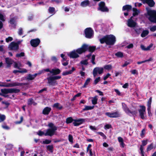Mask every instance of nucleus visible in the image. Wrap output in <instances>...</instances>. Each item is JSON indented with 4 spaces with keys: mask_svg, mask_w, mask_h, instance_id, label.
<instances>
[{
    "mask_svg": "<svg viewBox=\"0 0 156 156\" xmlns=\"http://www.w3.org/2000/svg\"><path fill=\"white\" fill-rule=\"evenodd\" d=\"M2 127L3 128L6 130H8L10 129L9 127L6 125H2Z\"/></svg>",
    "mask_w": 156,
    "mask_h": 156,
    "instance_id": "obj_59",
    "label": "nucleus"
},
{
    "mask_svg": "<svg viewBox=\"0 0 156 156\" xmlns=\"http://www.w3.org/2000/svg\"><path fill=\"white\" fill-rule=\"evenodd\" d=\"M34 102L33 99L32 98H30L28 100L27 104L28 105H31Z\"/></svg>",
    "mask_w": 156,
    "mask_h": 156,
    "instance_id": "obj_42",
    "label": "nucleus"
},
{
    "mask_svg": "<svg viewBox=\"0 0 156 156\" xmlns=\"http://www.w3.org/2000/svg\"><path fill=\"white\" fill-rule=\"evenodd\" d=\"M14 63V67L15 68L17 69H21L20 67V66H21V64L20 63V66H18V64L16 62H13Z\"/></svg>",
    "mask_w": 156,
    "mask_h": 156,
    "instance_id": "obj_40",
    "label": "nucleus"
},
{
    "mask_svg": "<svg viewBox=\"0 0 156 156\" xmlns=\"http://www.w3.org/2000/svg\"><path fill=\"white\" fill-rule=\"evenodd\" d=\"M153 44L152 43L147 48H145L144 45L141 44L140 45L141 49L144 51H148L150 50V48L153 46Z\"/></svg>",
    "mask_w": 156,
    "mask_h": 156,
    "instance_id": "obj_22",
    "label": "nucleus"
},
{
    "mask_svg": "<svg viewBox=\"0 0 156 156\" xmlns=\"http://www.w3.org/2000/svg\"><path fill=\"white\" fill-rule=\"evenodd\" d=\"M37 134L39 136H42L44 135L45 136H49V128L47 129L46 132L45 133H44V132L39 130Z\"/></svg>",
    "mask_w": 156,
    "mask_h": 156,
    "instance_id": "obj_24",
    "label": "nucleus"
},
{
    "mask_svg": "<svg viewBox=\"0 0 156 156\" xmlns=\"http://www.w3.org/2000/svg\"><path fill=\"white\" fill-rule=\"evenodd\" d=\"M42 113L44 115H48L49 114V107H47L43 109Z\"/></svg>",
    "mask_w": 156,
    "mask_h": 156,
    "instance_id": "obj_35",
    "label": "nucleus"
},
{
    "mask_svg": "<svg viewBox=\"0 0 156 156\" xmlns=\"http://www.w3.org/2000/svg\"><path fill=\"white\" fill-rule=\"evenodd\" d=\"M2 103L3 104H5L6 106V108H7L10 105V103L8 102H5L4 101H2Z\"/></svg>",
    "mask_w": 156,
    "mask_h": 156,
    "instance_id": "obj_56",
    "label": "nucleus"
},
{
    "mask_svg": "<svg viewBox=\"0 0 156 156\" xmlns=\"http://www.w3.org/2000/svg\"><path fill=\"white\" fill-rule=\"evenodd\" d=\"M89 2L88 0H85L81 3V5L83 7H85L89 5Z\"/></svg>",
    "mask_w": 156,
    "mask_h": 156,
    "instance_id": "obj_27",
    "label": "nucleus"
},
{
    "mask_svg": "<svg viewBox=\"0 0 156 156\" xmlns=\"http://www.w3.org/2000/svg\"><path fill=\"white\" fill-rule=\"evenodd\" d=\"M147 16L148 20L151 22L156 23V11L147 9Z\"/></svg>",
    "mask_w": 156,
    "mask_h": 156,
    "instance_id": "obj_3",
    "label": "nucleus"
},
{
    "mask_svg": "<svg viewBox=\"0 0 156 156\" xmlns=\"http://www.w3.org/2000/svg\"><path fill=\"white\" fill-rule=\"evenodd\" d=\"M94 106H85V108H84L83 110V111H86V110H89L92 109L94 108Z\"/></svg>",
    "mask_w": 156,
    "mask_h": 156,
    "instance_id": "obj_36",
    "label": "nucleus"
},
{
    "mask_svg": "<svg viewBox=\"0 0 156 156\" xmlns=\"http://www.w3.org/2000/svg\"><path fill=\"white\" fill-rule=\"evenodd\" d=\"M85 121V120L83 119H74L73 123L75 126H78L81 125Z\"/></svg>",
    "mask_w": 156,
    "mask_h": 156,
    "instance_id": "obj_16",
    "label": "nucleus"
},
{
    "mask_svg": "<svg viewBox=\"0 0 156 156\" xmlns=\"http://www.w3.org/2000/svg\"><path fill=\"white\" fill-rule=\"evenodd\" d=\"M95 59V56L94 55H93L92 56L91 59V62L92 63V64L94 65L95 64V63L94 62V60Z\"/></svg>",
    "mask_w": 156,
    "mask_h": 156,
    "instance_id": "obj_52",
    "label": "nucleus"
},
{
    "mask_svg": "<svg viewBox=\"0 0 156 156\" xmlns=\"http://www.w3.org/2000/svg\"><path fill=\"white\" fill-rule=\"evenodd\" d=\"M152 58H150L149 59H148L147 60H145L144 61H141V62H137V63L138 64H141L143 63H144V62H147L151 61H152Z\"/></svg>",
    "mask_w": 156,
    "mask_h": 156,
    "instance_id": "obj_38",
    "label": "nucleus"
},
{
    "mask_svg": "<svg viewBox=\"0 0 156 156\" xmlns=\"http://www.w3.org/2000/svg\"><path fill=\"white\" fill-rule=\"evenodd\" d=\"M40 42V39L38 38H37L31 40L30 41V44L32 47H36L38 46Z\"/></svg>",
    "mask_w": 156,
    "mask_h": 156,
    "instance_id": "obj_10",
    "label": "nucleus"
},
{
    "mask_svg": "<svg viewBox=\"0 0 156 156\" xmlns=\"http://www.w3.org/2000/svg\"><path fill=\"white\" fill-rule=\"evenodd\" d=\"M132 8V7L131 5H126L122 7L123 10H127V11H129L130 10H131Z\"/></svg>",
    "mask_w": 156,
    "mask_h": 156,
    "instance_id": "obj_28",
    "label": "nucleus"
},
{
    "mask_svg": "<svg viewBox=\"0 0 156 156\" xmlns=\"http://www.w3.org/2000/svg\"><path fill=\"white\" fill-rule=\"evenodd\" d=\"M28 85V83H22L17 82L12 83V87L17 86H20L21 87L22 89L24 88V85Z\"/></svg>",
    "mask_w": 156,
    "mask_h": 156,
    "instance_id": "obj_18",
    "label": "nucleus"
},
{
    "mask_svg": "<svg viewBox=\"0 0 156 156\" xmlns=\"http://www.w3.org/2000/svg\"><path fill=\"white\" fill-rule=\"evenodd\" d=\"M141 109L139 110V112L140 118L142 119H146V107L143 105L140 106Z\"/></svg>",
    "mask_w": 156,
    "mask_h": 156,
    "instance_id": "obj_5",
    "label": "nucleus"
},
{
    "mask_svg": "<svg viewBox=\"0 0 156 156\" xmlns=\"http://www.w3.org/2000/svg\"><path fill=\"white\" fill-rule=\"evenodd\" d=\"M99 7L98 8V10H100L102 12H108V9L105 6V3L104 2H101L99 4Z\"/></svg>",
    "mask_w": 156,
    "mask_h": 156,
    "instance_id": "obj_9",
    "label": "nucleus"
},
{
    "mask_svg": "<svg viewBox=\"0 0 156 156\" xmlns=\"http://www.w3.org/2000/svg\"><path fill=\"white\" fill-rule=\"evenodd\" d=\"M23 29L21 28H20L19 29V31H18V34L20 35H21L23 34Z\"/></svg>",
    "mask_w": 156,
    "mask_h": 156,
    "instance_id": "obj_57",
    "label": "nucleus"
},
{
    "mask_svg": "<svg viewBox=\"0 0 156 156\" xmlns=\"http://www.w3.org/2000/svg\"><path fill=\"white\" fill-rule=\"evenodd\" d=\"M49 152L52 153L53 152V146L52 145H49Z\"/></svg>",
    "mask_w": 156,
    "mask_h": 156,
    "instance_id": "obj_62",
    "label": "nucleus"
},
{
    "mask_svg": "<svg viewBox=\"0 0 156 156\" xmlns=\"http://www.w3.org/2000/svg\"><path fill=\"white\" fill-rule=\"evenodd\" d=\"M12 40L13 38L11 37H9L5 39L6 42L8 43L12 41Z\"/></svg>",
    "mask_w": 156,
    "mask_h": 156,
    "instance_id": "obj_49",
    "label": "nucleus"
},
{
    "mask_svg": "<svg viewBox=\"0 0 156 156\" xmlns=\"http://www.w3.org/2000/svg\"><path fill=\"white\" fill-rule=\"evenodd\" d=\"M134 29L136 33L138 35L143 30L142 28L139 27H135L134 28Z\"/></svg>",
    "mask_w": 156,
    "mask_h": 156,
    "instance_id": "obj_29",
    "label": "nucleus"
},
{
    "mask_svg": "<svg viewBox=\"0 0 156 156\" xmlns=\"http://www.w3.org/2000/svg\"><path fill=\"white\" fill-rule=\"evenodd\" d=\"M55 13V9L54 7H49V14L50 13L51 15L49 16V17L52 16Z\"/></svg>",
    "mask_w": 156,
    "mask_h": 156,
    "instance_id": "obj_32",
    "label": "nucleus"
},
{
    "mask_svg": "<svg viewBox=\"0 0 156 156\" xmlns=\"http://www.w3.org/2000/svg\"><path fill=\"white\" fill-rule=\"evenodd\" d=\"M42 72H40L38 73H36L32 75L31 74H29L27 75L26 79L28 80H34L35 78L38 74H41Z\"/></svg>",
    "mask_w": 156,
    "mask_h": 156,
    "instance_id": "obj_17",
    "label": "nucleus"
},
{
    "mask_svg": "<svg viewBox=\"0 0 156 156\" xmlns=\"http://www.w3.org/2000/svg\"><path fill=\"white\" fill-rule=\"evenodd\" d=\"M153 148V144L152 143H151L150 145L148 146V147L147 149V151H149L151 150Z\"/></svg>",
    "mask_w": 156,
    "mask_h": 156,
    "instance_id": "obj_44",
    "label": "nucleus"
},
{
    "mask_svg": "<svg viewBox=\"0 0 156 156\" xmlns=\"http://www.w3.org/2000/svg\"><path fill=\"white\" fill-rule=\"evenodd\" d=\"M100 80V77H98L95 80H94V83L95 84H97L98 82Z\"/></svg>",
    "mask_w": 156,
    "mask_h": 156,
    "instance_id": "obj_55",
    "label": "nucleus"
},
{
    "mask_svg": "<svg viewBox=\"0 0 156 156\" xmlns=\"http://www.w3.org/2000/svg\"><path fill=\"white\" fill-rule=\"evenodd\" d=\"M61 72V70L58 69H52L49 70V73L52 74L53 75H57L59 74Z\"/></svg>",
    "mask_w": 156,
    "mask_h": 156,
    "instance_id": "obj_21",
    "label": "nucleus"
},
{
    "mask_svg": "<svg viewBox=\"0 0 156 156\" xmlns=\"http://www.w3.org/2000/svg\"><path fill=\"white\" fill-rule=\"evenodd\" d=\"M150 30L152 32H154L156 30V26L152 27L151 28Z\"/></svg>",
    "mask_w": 156,
    "mask_h": 156,
    "instance_id": "obj_64",
    "label": "nucleus"
},
{
    "mask_svg": "<svg viewBox=\"0 0 156 156\" xmlns=\"http://www.w3.org/2000/svg\"><path fill=\"white\" fill-rule=\"evenodd\" d=\"M74 120L71 117L67 118L66 119V123L67 124L71 123Z\"/></svg>",
    "mask_w": 156,
    "mask_h": 156,
    "instance_id": "obj_37",
    "label": "nucleus"
},
{
    "mask_svg": "<svg viewBox=\"0 0 156 156\" xmlns=\"http://www.w3.org/2000/svg\"><path fill=\"white\" fill-rule=\"evenodd\" d=\"M133 16H136L138 15L140 12L136 8H133Z\"/></svg>",
    "mask_w": 156,
    "mask_h": 156,
    "instance_id": "obj_33",
    "label": "nucleus"
},
{
    "mask_svg": "<svg viewBox=\"0 0 156 156\" xmlns=\"http://www.w3.org/2000/svg\"><path fill=\"white\" fill-rule=\"evenodd\" d=\"M97 133L102 136L104 139H106V136L103 133L101 132H98Z\"/></svg>",
    "mask_w": 156,
    "mask_h": 156,
    "instance_id": "obj_51",
    "label": "nucleus"
},
{
    "mask_svg": "<svg viewBox=\"0 0 156 156\" xmlns=\"http://www.w3.org/2000/svg\"><path fill=\"white\" fill-rule=\"evenodd\" d=\"M133 44H129V45H127V46H126V48H127L128 49H130V48H133Z\"/></svg>",
    "mask_w": 156,
    "mask_h": 156,
    "instance_id": "obj_61",
    "label": "nucleus"
},
{
    "mask_svg": "<svg viewBox=\"0 0 156 156\" xmlns=\"http://www.w3.org/2000/svg\"><path fill=\"white\" fill-rule=\"evenodd\" d=\"M103 68H100L97 67L95 68L93 71V74L94 76L95 77L98 73L99 74H101L103 72Z\"/></svg>",
    "mask_w": 156,
    "mask_h": 156,
    "instance_id": "obj_13",
    "label": "nucleus"
},
{
    "mask_svg": "<svg viewBox=\"0 0 156 156\" xmlns=\"http://www.w3.org/2000/svg\"><path fill=\"white\" fill-rule=\"evenodd\" d=\"M9 47L11 50L17 51L19 49V46H17L15 43V42L14 41L10 43Z\"/></svg>",
    "mask_w": 156,
    "mask_h": 156,
    "instance_id": "obj_15",
    "label": "nucleus"
},
{
    "mask_svg": "<svg viewBox=\"0 0 156 156\" xmlns=\"http://www.w3.org/2000/svg\"><path fill=\"white\" fill-rule=\"evenodd\" d=\"M68 55L71 58H78L79 57L78 54L75 51H74L71 52L70 53L68 54Z\"/></svg>",
    "mask_w": 156,
    "mask_h": 156,
    "instance_id": "obj_20",
    "label": "nucleus"
},
{
    "mask_svg": "<svg viewBox=\"0 0 156 156\" xmlns=\"http://www.w3.org/2000/svg\"><path fill=\"white\" fill-rule=\"evenodd\" d=\"M105 115L110 118H117L120 116L119 112L116 111L113 112H107L105 113Z\"/></svg>",
    "mask_w": 156,
    "mask_h": 156,
    "instance_id": "obj_11",
    "label": "nucleus"
},
{
    "mask_svg": "<svg viewBox=\"0 0 156 156\" xmlns=\"http://www.w3.org/2000/svg\"><path fill=\"white\" fill-rule=\"evenodd\" d=\"M2 87H12V83H9L7 84H2Z\"/></svg>",
    "mask_w": 156,
    "mask_h": 156,
    "instance_id": "obj_46",
    "label": "nucleus"
},
{
    "mask_svg": "<svg viewBox=\"0 0 156 156\" xmlns=\"http://www.w3.org/2000/svg\"><path fill=\"white\" fill-rule=\"evenodd\" d=\"M75 69L74 67H72L71 70L63 72L62 73V75L63 76H66L68 74H71L75 70Z\"/></svg>",
    "mask_w": 156,
    "mask_h": 156,
    "instance_id": "obj_25",
    "label": "nucleus"
},
{
    "mask_svg": "<svg viewBox=\"0 0 156 156\" xmlns=\"http://www.w3.org/2000/svg\"><path fill=\"white\" fill-rule=\"evenodd\" d=\"M9 23L11 25H13L12 26L14 28H16V19L15 17H12L11 18L9 21Z\"/></svg>",
    "mask_w": 156,
    "mask_h": 156,
    "instance_id": "obj_23",
    "label": "nucleus"
},
{
    "mask_svg": "<svg viewBox=\"0 0 156 156\" xmlns=\"http://www.w3.org/2000/svg\"><path fill=\"white\" fill-rule=\"evenodd\" d=\"M112 66L111 65H107L104 66V68L105 69L109 70L112 69Z\"/></svg>",
    "mask_w": 156,
    "mask_h": 156,
    "instance_id": "obj_50",
    "label": "nucleus"
},
{
    "mask_svg": "<svg viewBox=\"0 0 156 156\" xmlns=\"http://www.w3.org/2000/svg\"><path fill=\"white\" fill-rule=\"evenodd\" d=\"M133 17V16H131L127 21V25L130 27H135L136 25V23L132 20Z\"/></svg>",
    "mask_w": 156,
    "mask_h": 156,
    "instance_id": "obj_14",
    "label": "nucleus"
},
{
    "mask_svg": "<svg viewBox=\"0 0 156 156\" xmlns=\"http://www.w3.org/2000/svg\"><path fill=\"white\" fill-rule=\"evenodd\" d=\"M5 61L6 63L7 64V68L10 67L11 66V65L14 62L12 59L8 57L6 58H5Z\"/></svg>",
    "mask_w": 156,
    "mask_h": 156,
    "instance_id": "obj_19",
    "label": "nucleus"
},
{
    "mask_svg": "<svg viewBox=\"0 0 156 156\" xmlns=\"http://www.w3.org/2000/svg\"><path fill=\"white\" fill-rule=\"evenodd\" d=\"M87 60H88L87 59L82 60L81 61L80 63L82 64L87 65L88 64Z\"/></svg>",
    "mask_w": 156,
    "mask_h": 156,
    "instance_id": "obj_47",
    "label": "nucleus"
},
{
    "mask_svg": "<svg viewBox=\"0 0 156 156\" xmlns=\"http://www.w3.org/2000/svg\"><path fill=\"white\" fill-rule=\"evenodd\" d=\"M122 105L124 111L127 114L129 115V113H131L133 116L136 115L137 113V112L136 111H131L124 103H122Z\"/></svg>",
    "mask_w": 156,
    "mask_h": 156,
    "instance_id": "obj_8",
    "label": "nucleus"
},
{
    "mask_svg": "<svg viewBox=\"0 0 156 156\" xmlns=\"http://www.w3.org/2000/svg\"><path fill=\"white\" fill-rule=\"evenodd\" d=\"M23 117L21 116L20 118V121H17L15 122V123L17 124H20L23 121Z\"/></svg>",
    "mask_w": 156,
    "mask_h": 156,
    "instance_id": "obj_53",
    "label": "nucleus"
},
{
    "mask_svg": "<svg viewBox=\"0 0 156 156\" xmlns=\"http://www.w3.org/2000/svg\"><path fill=\"white\" fill-rule=\"evenodd\" d=\"M0 20L2 21H4L5 20L4 19L3 15L0 12Z\"/></svg>",
    "mask_w": 156,
    "mask_h": 156,
    "instance_id": "obj_60",
    "label": "nucleus"
},
{
    "mask_svg": "<svg viewBox=\"0 0 156 156\" xmlns=\"http://www.w3.org/2000/svg\"><path fill=\"white\" fill-rule=\"evenodd\" d=\"M115 55L118 58H122L123 57V53L121 51H119L115 53Z\"/></svg>",
    "mask_w": 156,
    "mask_h": 156,
    "instance_id": "obj_34",
    "label": "nucleus"
},
{
    "mask_svg": "<svg viewBox=\"0 0 156 156\" xmlns=\"http://www.w3.org/2000/svg\"><path fill=\"white\" fill-rule=\"evenodd\" d=\"M90 78H88L86 80L84 85L83 86V87H85L86 86L88 85L90 83Z\"/></svg>",
    "mask_w": 156,
    "mask_h": 156,
    "instance_id": "obj_43",
    "label": "nucleus"
},
{
    "mask_svg": "<svg viewBox=\"0 0 156 156\" xmlns=\"http://www.w3.org/2000/svg\"><path fill=\"white\" fill-rule=\"evenodd\" d=\"M25 56V53L23 52H21L19 54H17L16 55V57H23Z\"/></svg>",
    "mask_w": 156,
    "mask_h": 156,
    "instance_id": "obj_45",
    "label": "nucleus"
},
{
    "mask_svg": "<svg viewBox=\"0 0 156 156\" xmlns=\"http://www.w3.org/2000/svg\"><path fill=\"white\" fill-rule=\"evenodd\" d=\"M147 110L148 111V116L150 117H151L152 115L151 112V109L147 108Z\"/></svg>",
    "mask_w": 156,
    "mask_h": 156,
    "instance_id": "obj_58",
    "label": "nucleus"
},
{
    "mask_svg": "<svg viewBox=\"0 0 156 156\" xmlns=\"http://www.w3.org/2000/svg\"><path fill=\"white\" fill-rule=\"evenodd\" d=\"M6 119V116L4 115H1L0 114V122H3Z\"/></svg>",
    "mask_w": 156,
    "mask_h": 156,
    "instance_id": "obj_39",
    "label": "nucleus"
},
{
    "mask_svg": "<svg viewBox=\"0 0 156 156\" xmlns=\"http://www.w3.org/2000/svg\"><path fill=\"white\" fill-rule=\"evenodd\" d=\"M53 107L58 110H61L62 108V106L59 103H57L53 105Z\"/></svg>",
    "mask_w": 156,
    "mask_h": 156,
    "instance_id": "obj_26",
    "label": "nucleus"
},
{
    "mask_svg": "<svg viewBox=\"0 0 156 156\" xmlns=\"http://www.w3.org/2000/svg\"><path fill=\"white\" fill-rule=\"evenodd\" d=\"M57 127L53 123H49V136H52L56 134Z\"/></svg>",
    "mask_w": 156,
    "mask_h": 156,
    "instance_id": "obj_6",
    "label": "nucleus"
},
{
    "mask_svg": "<svg viewBox=\"0 0 156 156\" xmlns=\"http://www.w3.org/2000/svg\"><path fill=\"white\" fill-rule=\"evenodd\" d=\"M152 101V98L150 97L147 102V108L151 109Z\"/></svg>",
    "mask_w": 156,
    "mask_h": 156,
    "instance_id": "obj_41",
    "label": "nucleus"
},
{
    "mask_svg": "<svg viewBox=\"0 0 156 156\" xmlns=\"http://www.w3.org/2000/svg\"><path fill=\"white\" fill-rule=\"evenodd\" d=\"M61 78V76H55L49 77V84L54 85L56 83L55 80Z\"/></svg>",
    "mask_w": 156,
    "mask_h": 156,
    "instance_id": "obj_12",
    "label": "nucleus"
},
{
    "mask_svg": "<svg viewBox=\"0 0 156 156\" xmlns=\"http://www.w3.org/2000/svg\"><path fill=\"white\" fill-rule=\"evenodd\" d=\"M93 30L90 28H86L85 31V37L88 38H91L93 37Z\"/></svg>",
    "mask_w": 156,
    "mask_h": 156,
    "instance_id": "obj_7",
    "label": "nucleus"
},
{
    "mask_svg": "<svg viewBox=\"0 0 156 156\" xmlns=\"http://www.w3.org/2000/svg\"><path fill=\"white\" fill-rule=\"evenodd\" d=\"M98 96H95V97L93 98H92V102L93 105H96L98 101Z\"/></svg>",
    "mask_w": 156,
    "mask_h": 156,
    "instance_id": "obj_30",
    "label": "nucleus"
},
{
    "mask_svg": "<svg viewBox=\"0 0 156 156\" xmlns=\"http://www.w3.org/2000/svg\"><path fill=\"white\" fill-rule=\"evenodd\" d=\"M1 91L3 94H7L8 93H17L20 92V90L19 89L12 88H5L1 89Z\"/></svg>",
    "mask_w": 156,
    "mask_h": 156,
    "instance_id": "obj_4",
    "label": "nucleus"
},
{
    "mask_svg": "<svg viewBox=\"0 0 156 156\" xmlns=\"http://www.w3.org/2000/svg\"><path fill=\"white\" fill-rule=\"evenodd\" d=\"M96 49V47L92 46L89 47L88 45L83 44L80 48H78L76 50V52L79 54H81L85 52L87 50L91 52H94Z\"/></svg>",
    "mask_w": 156,
    "mask_h": 156,
    "instance_id": "obj_2",
    "label": "nucleus"
},
{
    "mask_svg": "<svg viewBox=\"0 0 156 156\" xmlns=\"http://www.w3.org/2000/svg\"><path fill=\"white\" fill-rule=\"evenodd\" d=\"M149 34V31L148 30H142V33L141 34V36L142 37H144L147 35Z\"/></svg>",
    "mask_w": 156,
    "mask_h": 156,
    "instance_id": "obj_31",
    "label": "nucleus"
},
{
    "mask_svg": "<svg viewBox=\"0 0 156 156\" xmlns=\"http://www.w3.org/2000/svg\"><path fill=\"white\" fill-rule=\"evenodd\" d=\"M142 144L140 145L144 147L147 144V140H143L142 141Z\"/></svg>",
    "mask_w": 156,
    "mask_h": 156,
    "instance_id": "obj_54",
    "label": "nucleus"
},
{
    "mask_svg": "<svg viewBox=\"0 0 156 156\" xmlns=\"http://www.w3.org/2000/svg\"><path fill=\"white\" fill-rule=\"evenodd\" d=\"M68 139L69 141L71 143H73V137L70 134H69L68 136Z\"/></svg>",
    "mask_w": 156,
    "mask_h": 156,
    "instance_id": "obj_48",
    "label": "nucleus"
},
{
    "mask_svg": "<svg viewBox=\"0 0 156 156\" xmlns=\"http://www.w3.org/2000/svg\"><path fill=\"white\" fill-rule=\"evenodd\" d=\"M101 44L105 43L107 45H113L116 41L115 37L113 35H107L99 40Z\"/></svg>",
    "mask_w": 156,
    "mask_h": 156,
    "instance_id": "obj_1",
    "label": "nucleus"
},
{
    "mask_svg": "<svg viewBox=\"0 0 156 156\" xmlns=\"http://www.w3.org/2000/svg\"><path fill=\"white\" fill-rule=\"evenodd\" d=\"M111 128V126L109 124H106L104 126V128L105 129H109Z\"/></svg>",
    "mask_w": 156,
    "mask_h": 156,
    "instance_id": "obj_63",
    "label": "nucleus"
}]
</instances>
